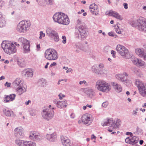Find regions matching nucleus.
<instances>
[{
    "mask_svg": "<svg viewBox=\"0 0 146 146\" xmlns=\"http://www.w3.org/2000/svg\"><path fill=\"white\" fill-rule=\"evenodd\" d=\"M58 99H55L53 100V102L54 104L56 105L57 106L59 102V101H58Z\"/></svg>",
    "mask_w": 146,
    "mask_h": 146,
    "instance_id": "5fc2aeb1",
    "label": "nucleus"
},
{
    "mask_svg": "<svg viewBox=\"0 0 146 146\" xmlns=\"http://www.w3.org/2000/svg\"><path fill=\"white\" fill-rule=\"evenodd\" d=\"M18 41L22 43L23 46L30 44V41L24 38L23 37L19 38V39Z\"/></svg>",
    "mask_w": 146,
    "mask_h": 146,
    "instance_id": "393cba45",
    "label": "nucleus"
},
{
    "mask_svg": "<svg viewBox=\"0 0 146 146\" xmlns=\"http://www.w3.org/2000/svg\"><path fill=\"white\" fill-rule=\"evenodd\" d=\"M135 53L140 57H143L144 60H146V55L144 54L143 50L137 48L135 49Z\"/></svg>",
    "mask_w": 146,
    "mask_h": 146,
    "instance_id": "5701e85b",
    "label": "nucleus"
},
{
    "mask_svg": "<svg viewBox=\"0 0 146 146\" xmlns=\"http://www.w3.org/2000/svg\"><path fill=\"white\" fill-rule=\"evenodd\" d=\"M18 64L21 67H24L25 66V64L24 62V60L22 59H18L17 61Z\"/></svg>",
    "mask_w": 146,
    "mask_h": 146,
    "instance_id": "58836bf2",
    "label": "nucleus"
},
{
    "mask_svg": "<svg viewBox=\"0 0 146 146\" xmlns=\"http://www.w3.org/2000/svg\"><path fill=\"white\" fill-rule=\"evenodd\" d=\"M52 40H54L55 41L58 42L59 40V37H51Z\"/></svg>",
    "mask_w": 146,
    "mask_h": 146,
    "instance_id": "864d4df0",
    "label": "nucleus"
},
{
    "mask_svg": "<svg viewBox=\"0 0 146 146\" xmlns=\"http://www.w3.org/2000/svg\"><path fill=\"white\" fill-rule=\"evenodd\" d=\"M135 84L137 86L139 94L142 96L146 97V84L138 79L135 80Z\"/></svg>",
    "mask_w": 146,
    "mask_h": 146,
    "instance_id": "6e6552de",
    "label": "nucleus"
},
{
    "mask_svg": "<svg viewBox=\"0 0 146 146\" xmlns=\"http://www.w3.org/2000/svg\"><path fill=\"white\" fill-rule=\"evenodd\" d=\"M28 146H36V143L32 141H28Z\"/></svg>",
    "mask_w": 146,
    "mask_h": 146,
    "instance_id": "c03bdc74",
    "label": "nucleus"
},
{
    "mask_svg": "<svg viewBox=\"0 0 146 146\" xmlns=\"http://www.w3.org/2000/svg\"><path fill=\"white\" fill-rule=\"evenodd\" d=\"M47 83V82L46 80L42 78L38 80L37 83L39 86L41 87H44L46 86Z\"/></svg>",
    "mask_w": 146,
    "mask_h": 146,
    "instance_id": "bb28decb",
    "label": "nucleus"
},
{
    "mask_svg": "<svg viewBox=\"0 0 146 146\" xmlns=\"http://www.w3.org/2000/svg\"><path fill=\"white\" fill-rule=\"evenodd\" d=\"M2 48L6 53L10 55L16 53L17 49L15 46L11 41H3L1 44Z\"/></svg>",
    "mask_w": 146,
    "mask_h": 146,
    "instance_id": "7ed1b4c3",
    "label": "nucleus"
},
{
    "mask_svg": "<svg viewBox=\"0 0 146 146\" xmlns=\"http://www.w3.org/2000/svg\"><path fill=\"white\" fill-rule=\"evenodd\" d=\"M31 25L29 21H21L17 25V30L19 33H25L30 29Z\"/></svg>",
    "mask_w": 146,
    "mask_h": 146,
    "instance_id": "20e7f679",
    "label": "nucleus"
},
{
    "mask_svg": "<svg viewBox=\"0 0 146 146\" xmlns=\"http://www.w3.org/2000/svg\"><path fill=\"white\" fill-rule=\"evenodd\" d=\"M113 120L111 119H107L104 122V123H102V125L103 126H109L111 125L110 127H112V124L113 123Z\"/></svg>",
    "mask_w": 146,
    "mask_h": 146,
    "instance_id": "a878e982",
    "label": "nucleus"
},
{
    "mask_svg": "<svg viewBox=\"0 0 146 146\" xmlns=\"http://www.w3.org/2000/svg\"><path fill=\"white\" fill-rule=\"evenodd\" d=\"M77 23L78 24L77 25L78 27H79V25H80L81 24H82V23H82L81 21L79 19H78L77 20Z\"/></svg>",
    "mask_w": 146,
    "mask_h": 146,
    "instance_id": "052dcab7",
    "label": "nucleus"
},
{
    "mask_svg": "<svg viewBox=\"0 0 146 146\" xmlns=\"http://www.w3.org/2000/svg\"><path fill=\"white\" fill-rule=\"evenodd\" d=\"M59 98V99L61 100L63 98L65 97V96L64 94H62L61 93H60L58 95Z\"/></svg>",
    "mask_w": 146,
    "mask_h": 146,
    "instance_id": "6e6d98bb",
    "label": "nucleus"
},
{
    "mask_svg": "<svg viewBox=\"0 0 146 146\" xmlns=\"http://www.w3.org/2000/svg\"><path fill=\"white\" fill-rule=\"evenodd\" d=\"M112 85L115 90L118 93L121 92L122 91V88L121 86L118 84L116 82H113L111 83Z\"/></svg>",
    "mask_w": 146,
    "mask_h": 146,
    "instance_id": "4be33fe9",
    "label": "nucleus"
},
{
    "mask_svg": "<svg viewBox=\"0 0 146 146\" xmlns=\"http://www.w3.org/2000/svg\"><path fill=\"white\" fill-rule=\"evenodd\" d=\"M86 82L85 80H83V81H80L79 82V84L80 85H82V84H86Z\"/></svg>",
    "mask_w": 146,
    "mask_h": 146,
    "instance_id": "69168bd1",
    "label": "nucleus"
},
{
    "mask_svg": "<svg viewBox=\"0 0 146 146\" xmlns=\"http://www.w3.org/2000/svg\"><path fill=\"white\" fill-rule=\"evenodd\" d=\"M5 86L9 87L10 86L11 83H9L8 82H7L5 84Z\"/></svg>",
    "mask_w": 146,
    "mask_h": 146,
    "instance_id": "bf43d9fd",
    "label": "nucleus"
},
{
    "mask_svg": "<svg viewBox=\"0 0 146 146\" xmlns=\"http://www.w3.org/2000/svg\"><path fill=\"white\" fill-rule=\"evenodd\" d=\"M108 102L107 101L105 102H103L102 104V107L104 108H106L108 106Z\"/></svg>",
    "mask_w": 146,
    "mask_h": 146,
    "instance_id": "de8ad7c7",
    "label": "nucleus"
},
{
    "mask_svg": "<svg viewBox=\"0 0 146 146\" xmlns=\"http://www.w3.org/2000/svg\"><path fill=\"white\" fill-rule=\"evenodd\" d=\"M21 146H28V141H23Z\"/></svg>",
    "mask_w": 146,
    "mask_h": 146,
    "instance_id": "09e8293b",
    "label": "nucleus"
},
{
    "mask_svg": "<svg viewBox=\"0 0 146 146\" xmlns=\"http://www.w3.org/2000/svg\"><path fill=\"white\" fill-rule=\"evenodd\" d=\"M23 141L20 139H17L15 141V143L19 146H21Z\"/></svg>",
    "mask_w": 146,
    "mask_h": 146,
    "instance_id": "37998d69",
    "label": "nucleus"
},
{
    "mask_svg": "<svg viewBox=\"0 0 146 146\" xmlns=\"http://www.w3.org/2000/svg\"><path fill=\"white\" fill-rule=\"evenodd\" d=\"M115 31L118 34H120L121 33V32L119 31L120 29H119V27L118 26H116Z\"/></svg>",
    "mask_w": 146,
    "mask_h": 146,
    "instance_id": "8fccbe9b",
    "label": "nucleus"
},
{
    "mask_svg": "<svg viewBox=\"0 0 146 146\" xmlns=\"http://www.w3.org/2000/svg\"><path fill=\"white\" fill-rule=\"evenodd\" d=\"M13 87L17 88L23 86V83L21 80L19 78H17L12 83Z\"/></svg>",
    "mask_w": 146,
    "mask_h": 146,
    "instance_id": "a211bd4d",
    "label": "nucleus"
},
{
    "mask_svg": "<svg viewBox=\"0 0 146 146\" xmlns=\"http://www.w3.org/2000/svg\"><path fill=\"white\" fill-rule=\"evenodd\" d=\"M126 135H129L131 137H132L133 136V134L131 132H127L126 133Z\"/></svg>",
    "mask_w": 146,
    "mask_h": 146,
    "instance_id": "774afa93",
    "label": "nucleus"
},
{
    "mask_svg": "<svg viewBox=\"0 0 146 146\" xmlns=\"http://www.w3.org/2000/svg\"><path fill=\"white\" fill-rule=\"evenodd\" d=\"M45 57L49 60H56L58 58L57 51L53 48H49L46 50L44 53Z\"/></svg>",
    "mask_w": 146,
    "mask_h": 146,
    "instance_id": "423d86ee",
    "label": "nucleus"
},
{
    "mask_svg": "<svg viewBox=\"0 0 146 146\" xmlns=\"http://www.w3.org/2000/svg\"><path fill=\"white\" fill-rule=\"evenodd\" d=\"M43 2L45 4L50 5H52L54 3L53 0H42Z\"/></svg>",
    "mask_w": 146,
    "mask_h": 146,
    "instance_id": "e433bc0d",
    "label": "nucleus"
},
{
    "mask_svg": "<svg viewBox=\"0 0 146 146\" xmlns=\"http://www.w3.org/2000/svg\"><path fill=\"white\" fill-rule=\"evenodd\" d=\"M136 130L137 132L138 133V134L139 133H142L143 130L142 129L140 128L138 126L136 128Z\"/></svg>",
    "mask_w": 146,
    "mask_h": 146,
    "instance_id": "49530a36",
    "label": "nucleus"
},
{
    "mask_svg": "<svg viewBox=\"0 0 146 146\" xmlns=\"http://www.w3.org/2000/svg\"><path fill=\"white\" fill-rule=\"evenodd\" d=\"M61 142L62 144L64 146H71V143L70 140L66 137H61Z\"/></svg>",
    "mask_w": 146,
    "mask_h": 146,
    "instance_id": "f3484780",
    "label": "nucleus"
},
{
    "mask_svg": "<svg viewBox=\"0 0 146 146\" xmlns=\"http://www.w3.org/2000/svg\"><path fill=\"white\" fill-rule=\"evenodd\" d=\"M39 36H45V34L43 33L42 31H40L39 33Z\"/></svg>",
    "mask_w": 146,
    "mask_h": 146,
    "instance_id": "4d7b16f0",
    "label": "nucleus"
},
{
    "mask_svg": "<svg viewBox=\"0 0 146 146\" xmlns=\"http://www.w3.org/2000/svg\"><path fill=\"white\" fill-rule=\"evenodd\" d=\"M16 95L15 94H11L9 95H5L4 100L5 102H8L9 101H13L15 98Z\"/></svg>",
    "mask_w": 146,
    "mask_h": 146,
    "instance_id": "aec40b11",
    "label": "nucleus"
},
{
    "mask_svg": "<svg viewBox=\"0 0 146 146\" xmlns=\"http://www.w3.org/2000/svg\"><path fill=\"white\" fill-rule=\"evenodd\" d=\"M96 88L103 92H108L110 90V86L104 81L98 80L96 82Z\"/></svg>",
    "mask_w": 146,
    "mask_h": 146,
    "instance_id": "39448f33",
    "label": "nucleus"
},
{
    "mask_svg": "<svg viewBox=\"0 0 146 146\" xmlns=\"http://www.w3.org/2000/svg\"><path fill=\"white\" fill-rule=\"evenodd\" d=\"M129 23L140 31L146 32V19L143 17H141L137 20L130 21Z\"/></svg>",
    "mask_w": 146,
    "mask_h": 146,
    "instance_id": "f03ea898",
    "label": "nucleus"
},
{
    "mask_svg": "<svg viewBox=\"0 0 146 146\" xmlns=\"http://www.w3.org/2000/svg\"><path fill=\"white\" fill-rule=\"evenodd\" d=\"M106 72V70L104 68L101 69H99V70L98 72V74H105Z\"/></svg>",
    "mask_w": 146,
    "mask_h": 146,
    "instance_id": "a19ab883",
    "label": "nucleus"
},
{
    "mask_svg": "<svg viewBox=\"0 0 146 146\" xmlns=\"http://www.w3.org/2000/svg\"><path fill=\"white\" fill-rule=\"evenodd\" d=\"M16 91L18 94L20 95L26 91V89L23 86L16 88Z\"/></svg>",
    "mask_w": 146,
    "mask_h": 146,
    "instance_id": "cd10ccee",
    "label": "nucleus"
},
{
    "mask_svg": "<svg viewBox=\"0 0 146 146\" xmlns=\"http://www.w3.org/2000/svg\"><path fill=\"white\" fill-rule=\"evenodd\" d=\"M78 38L81 40L82 42H85L86 44H87L88 42L86 37H78Z\"/></svg>",
    "mask_w": 146,
    "mask_h": 146,
    "instance_id": "79ce46f5",
    "label": "nucleus"
},
{
    "mask_svg": "<svg viewBox=\"0 0 146 146\" xmlns=\"http://www.w3.org/2000/svg\"><path fill=\"white\" fill-rule=\"evenodd\" d=\"M99 67V69H101L104 68V65L102 64H99L98 65Z\"/></svg>",
    "mask_w": 146,
    "mask_h": 146,
    "instance_id": "e2e57ef3",
    "label": "nucleus"
},
{
    "mask_svg": "<svg viewBox=\"0 0 146 146\" xmlns=\"http://www.w3.org/2000/svg\"><path fill=\"white\" fill-rule=\"evenodd\" d=\"M123 6L124 8L125 9H127L128 8V4L126 3H123Z\"/></svg>",
    "mask_w": 146,
    "mask_h": 146,
    "instance_id": "338daca9",
    "label": "nucleus"
},
{
    "mask_svg": "<svg viewBox=\"0 0 146 146\" xmlns=\"http://www.w3.org/2000/svg\"><path fill=\"white\" fill-rule=\"evenodd\" d=\"M15 133V135L17 137H21L23 136V128L21 127H18L16 128L14 130Z\"/></svg>",
    "mask_w": 146,
    "mask_h": 146,
    "instance_id": "dca6fc26",
    "label": "nucleus"
},
{
    "mask_svg": "<svg viewBox=\"0 0 146 146\" xmlns=\"http://www.w3.org/2000/svg\"><path fill=\"white\" fill-rule=\"evenodd\" d=\"M3 112L5 115L8 117H9L13 114V112L11 110H10L8 109H5L3 110Z\"/></svg>",
    "mask_w": 146,
    "mask_h": 146,
    "instance_id": "72a5a7b5",
    "label": "nucleus"
},
{
    "mask_svg": "<svg viewBox=\"0 0 146 146\" xmlns=\"http://www.w3.org/2000/svg\"><path fill=\"white\" fill-rule=\"evenodd\" d=\"M85 93L87 95L91 98L94 95L95 93L94 92L93 90L91 89H86Z\"/></svg>",
    "mask_w": 146,
    "mask_h": 146,
    "instance_id": "2f4dec72",
    "label": "nucleus"
},
{
    "mask_svg": "<svg viewBox=\"0 0 146 146\" xmlns=\"http://www.w3.org/2000/svg\"><path fill=\"white\" fill-rule=\"evenodd\" d=\"M41 137L39 133L34 131L31 132L29 136V137L30 139L35 141H39Z\"/></svg>",
    "mask_w": 146,
    "mask_h": 146,
    "instance_id": "ddd939ff",
    "label": "nucleus"
},
{
    "mask_svg": "<svg viewBox=\"0 0 146 146\" xmlns=\"http://www.w3.org/2000/svg\"><path fill=\"white\" fill-rule=\"evenodd\" d=\"M46 32L48 36H58L57 32L52 30L50 27H47L46 29Z\"/></svg>",
    "mask_w": 146,
    "mask_h": 146,
    "instance_id": "4468645a",
    "label": "nucleus"
},
{
    "mask_svg": "<svg viewBox=\"0 0 146 146\" xmlns=\"http://www.w3.org/2000/svg\"><path fill=\"white\" fill-rule=\"evenodd\" d=\"M23 52L24 54H27L31 52L30 45H24L23 46Z\"/></svg>",
    "mask_w": 146,
    "mask_h": 146,
    "instance_id": "b1692460",
    "label": "nucleus"
},
{
    "mask_svg": "<svg viewBox=\"0 0 146 146\" xmlns=\"http://www.w3.org/2000/svg\"><path fill=\"white\" fill-rule=\"evenodd\" d=\"M111 54H112V56L113 58H115V51L113 50H112L111 51Z\"/></svg>",
    "mask_w": 146,
    "mask_h": 146,
    "instance_id": "680f3d73",
    "label": "nucleus"
},
{
    "mask_svg": "<svg viewBox=\"0 0 146 146\" xmlns=\"http://www.w3.org/2000/svg\"><path fill=\"white\" fill-rule=\"evenodd\" d=\"M76 48L83 51L86 52L87 51V48H87L86 46H83L82 44H77L76 45Z\"/></svg>",
    "mask_w": 146,
    "mask_h": 146,
    "instance_id": "473e14b6",
    "label": "nucleus"
},
{
    "mask_svg": "<svg viewBox=\"0 0 146 146\" xmlns=\"http://www.w3.org/2000/svg\"><path fill=\"white\" fill-rule=\"evenodd\" d=\"M81 119L82 122L87 125H90L92 121V115L88 113L84 114L81 117Z\"/></svg>",
    "mask_w": 146,
    "mask_h": 146,
    "instance_id": "9b49d317",
    "label": "nucleus"
},
{
    "mask_svg": "<svg viewBox=\"0 0 146 146\" xmlns=\"http://www.w3.org/2000/svg\"><path fill=\"white\" fill-rule=\"evenodd\" d=\"M34 111L32 110L30 111V114L33 116H35V113L34 112Z\"/></svg>",
    "mask_w": 146,
    "mask_h": 146,
    "instance_id": "13d9d810",
    "label": "nucleus"
},
{
    "mask_svg": "<svg viewBox=\"0 0 146 146\" xmlns=\"http://www.w3.org/2000/svg\"><path fill=\"white\" fill-rule=\"evenodd\" d=\"M116 50L120 54L124 56L126 58L129 59L132 56L129 53L128 50L123 46L118 45L117 46Z\"/></svg>",
    "mask_w": 146,
    "mask_h": 146,
    "instance_id": "1a4fd4ad",
    "label": "nucleus"
},
{
    "mask_svg": "<svg viewBox=\"0 0 146 146\" xmlns=\"http://www.w3.org/2000/svg\"><path fill=\"white\" fill-rule=\"evenodd\" d=\"M62 38L63 39L62 42L64 44H65L66 43V37H62Z\"/></svg>",
    "mask_w": 146,
    "mask_h": 146,
    "instance_id": "0e129e2a",
    "label": "nucleus"
},
{
    "mask_svg": "<svg viewBox=\"0 0 146 146\" xmlns=\"http://www.w3.org/2000/svg\"><path fill=\"white\" fill-rule=\"evenodd\" d=\"M52 18L54 22L59 24L67 25L70 23V20L67 15L61 12L56 13Z\"/></svg>",
    "mask_w": 146,
    "mask_h": 146,
    "instance_id": "f257e3e1",
    "label": "nucleus"
},
{
    "mask_svg": "<svg viewBox=\"0 0 146 146\" xmlns=\"http://www.w3.org/2000/svg\"><path fill=\"white\" fill-rule=\"evenodd\" d=\"M55 109L54 107H52V109H43L42 111V117L47 121L51 119L54 117V112L53 110Z\"/></svg>",
    "mask_w": 146,
    "mask_h": 146,
    "instance_id": "0eeeda50",
    "label": "nucleus"
},
{
    "mask_svg": "<svg viewBox=\"0 0 146 146\" xmlns=\"http://www.w3.org/2000/svg\"><path fill=\"white\" fill-rule=\"evenodd\" d=\"M46 139L50 141L54 142L56 139V135L55 133L50 135L48 134L46 135Z\"/></svg>",
    "mask_w": 146,
    "mask_h": 146,
    "instance_id": "412c9836",
    "label": "nucleus"
},
{
    "mask_svg": "<svg viewBox=\"0 0 146 146\" xmlns=\"http://www.w3.org/2000/svg\"><path fill=\"white\" fill-rule=\"evenodd\" d=\"M90 10L92 14H95L96 15H98L99 10L98 7L95 3L92 4L90 5Z\"/></svg>",
    "mask_w": 146,
    "mask_h": 146,
    "instance_id": "2eb2a0df",
    "label": "nucleus"
},
{
    "mask_svg": "<svg viewBox=\"0 0 146 146\" xmlns=\"http://www.w3.org/2000/svg\"><path fill=\"white\" fill-rule=\"evenodd\" d=\"M109 15L119 20H121L122 19V18L120 15L116 12L113 11H110L109 13Z\"/></svg>",
    "mask_w": 146,
    "mask_h": 146,
    "instance_id": "c756f323",
    "label": "nucleus"
},
{
    "mask_svg": "<svg viewBox=\"0 0 146 146\" xmlns=\"http://www.w3.org/2000/svg\"><path fill=\"white\" fill-rule=\"evenodd\" d=\"M138 142V139L135 136H134L131 139V144L134 145L137 143Z\"/></svg>",
    "mask_w": 146,
    "mask_h": 146,
    "instance_id": "c9c22d12",
    "label": "nucleus"
},
{
    "mask_svg": "<svg viewBox=\"0 0 146 146\" xmlns=\"http://www.w3.org/2000/svg\"><path fill=\"white\" fill-rule=\"evenodd\" d=\"M127 75L126 73L123 74H119L115 75L116 79L120 81L123 83L127 86H128L131 83V81L127 78Z\"/></svg>",
    "mask_w": 146,
    "mask_h": 146,
    "instance_id": "9d476101",
    "label": "nucleus"
},
{
    "mask_svg": "<svg viewBox=\"0 0 146 146\" xmlns=\"http://www.w3.org/2000/svg\"><path fill=\"white\" fill-rule=\"evenodd\" d=\"M91 70L94 73H96L97 74H98L99 69L98 68V67L97 65L93 66L91 67Z\"/></svg>",
    "mask_w": 146,
    "mask_h": 146,
    "instance_id": "4c0bfd02",
    "label": "nucleus"
},
{
    "mask_svg": "<svg viewBox=\"0 0 146 146\" xmlns=\"http://www.w3.org/2000/svg\"><path fill=\"white\" fill-rule=\"evenodd\" d=\"M67 106V101L66 100H64L62 101H59L57 107L58 108H62L66 107Z\"/></svg>",
    "mask_w": 146,
    "mask_h": 146,
    "instance_id": "7c9ffc66",
    "label": "nucleus"
},
{
    "mask_svg": "<svg viewBox=\"0 0 146 146\" xmlns=\"http://www.w3.org/2000/svg\"><path fill=\"white\" fill-rule=\"evenodd\" d=\"M25 75L27 77H32L33 75V73L31 70H26L25 71Z\"/></svg>",
    "mask_w": 146,
    "mask_h": 146,
    "instance_id": "f704fd0d",
    "label": "nucleus"
},
{
    "mask_svg": "<svg viewBox=\"0 0 146 146\" xmlns=\"http://www.w3.org/2000/svg\"><path fill=\"white\" fill-rule=\"evenodd\" d=\"M78 31L80 35L78 34V36H77V34H76V36H84L88 31V29L85 26V25L84 23H82L78 27Z\"/></svg>",
    "mask_w": 146,
    "mask_h": 146,
    "instance_id": "f8f14e48",
    "label": "nucleus"
},
{
    "mask_svg": "<svg viewBox=\"0 0 146 146\" xmlns=\"http://www.w3.org/2000/svg\"><path fill=\"white\" fill-rule=\"evenodd\" d=\"M125 141L127 143L131 144V139L129 137H127L125 139Z\"/></svg>",
    "mask_w": 146,
    "mask_h": 146,
    "instance_id": "3c124183",
    "label": "nucleus"
},
{
    "mask_svg": "<svg viewBox=\"0 0 146 146\" xmlns=\"http://www.w3.org/2000/svg\"><path fill=\"white\" fill-rule=\"evenodd\" d=\"M132 62L135 65L138 66H144L145 62L141 60H139L137 58H134L132 60Z\"/></svg>",
    "mask_w": 146,
    "mask_h": 146,
    "instance_id": "6ab92c4d",
    "label": "nucleus"
},
{
    "mask_svg": "<svg viewBox=\"0 0 146 146\" xmlns=\"http://www.w3.org/2000/svg\"><path fill=\"white\" fill-rule=\"evenodd\" d=\"M138 108H136L135 109V110H133L132 112V114L133 115L135 116L137 114V111H138Z\"/></svg>",
    "mask_w": 146,
    "mask_h": 146,
    "instance_id": "a18cd8bd",
    "label": "nucleus"
},
{
    "mask_svg": "<svg viewBox=\"0 0 146 146\" xmlns=\"http://www.w3.org/2000/svg\"><path fill=\"white\" fill-rule=\"evenodd\" d=\"M108 35L109 36H117V35H116L113 32H111L108 33Z\"/></svg>",
    "mask_w": 146,
    "mask_h": 146,
    "instance_id": "603ef678",
    "label": "nucleus"
},
{
    "mask_svg": "<svg viewBox=\"0 0 146 146\" xmlns=\"http://www.w3.org/2000/svg\"><path fill=\"white\" fill-rule=\"evenodd\" d=\"M6 24V21L4 18L0 20V27H2L5 26Z\"/></svg>",
    "mask_w": 146,
    "mask_h": 146,
    "instance_id": "ea45409f",
    "label": "nucleus"
},
{
    "mask_svg": "<svg viewBox=\"0 0 146 146\" xmlns=\"http://www.w3.org/2000/svg\"><path fill=\"white\" fill-rule=\"evenodd\" d=\"M121 123V120L118 119H117L115 121L113 120V123L112 124V127L113 129L118 128Z\"/></svg>",
    "mask_w": 146,
    "mask_h": 146,
    "instance_id": "c85d7f7f",
    "label": "nucleus"
}]
</instances>
